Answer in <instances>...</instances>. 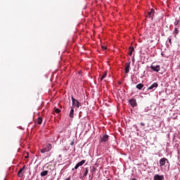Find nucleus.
Masks as SVG:
<instances>
[{
  "label": "nucleus",
  "instance_id": "obj_25",
  "mask_svg": "<svg viewBox=\"0 0 180 180\" xmlns=\"http://www.w3.org/2000/svg\"><path fill=\"white\" fill-rule=\"evenodd\" d=\"M140 124L141 126H146V124H144V122H141Z\"/></svg>",
  "mask_w": 180,
  "mask_h": 180
},
{
  "label": "nucleus",
  "instance_id": "obj_16",
  "mask_svg": "<svg viewBox=\"0 0 180 180\" xmlns=\"http://www.w3.org/2000/svg\"><path fill=\"white\" fill-rule=\"evenodd\" d=\"M133 51H134V47L130 46L129 47V55L130 56H133Z\"/></svg>",
  "mask_w": 180,
  "mask_h": 180
},
{
  "label": "nucleus",
  "instance_id": "obj_5",
  "mask_svg": "<svg viewBox=\"0 0 180 180\" xmlns=\"http://www.w3.org/2000/svg\"><path fill=\"white\" fill-rule=\"evenodd\" d=\"M150 70H152V71H155V72H160V70H161V66H160L159 65H154V64H152L150 65Z\"/></svg>",
  "mask_w": 180,
  "mask_h": 180
},
{
  "label": "nucleus",
  "instance_id": "obj_22",
  "mask_svg": "<svg viewBox=\"0 0 180 180\" xmlns=\"http://www.w3.org/2000/svg\"><path fill=\"white\" fill-rule=\"evenodd\" d=\"M60 112H61V110L58 108H56L55 109V113H60Z\"/></svg>",
  "mask_w": 180,
  "mask_h": 180
},
{
  "label": "nucleus",
  "instance_id": "obj_26",
  "mask_svg": "<svg viewBox=\"0 0 180 180\" xmlns=\"http://www.w3.org/2000/svg\"><path fill=\"white\" fill-rule=\"evenodd\" d=\"M169 43H170V44L172 43L171 39H169Z\"/></svg>",
  "mask_w": 180,
  "mask_h": 180
},
{
  "label": "nucleus",
  "instance_id": "obj_12",
  "mask_svg": "<svg viewBox=\"0 0 180 180\" xmlns=\"http://www.w3.org/2000/svg\"><path fill=\"white\" fill-rule=\"evenodd\" d=\"M158 83L155 82V83H153L150 86H149V87L148 88V90L150 91V90H151V89H153V91H154V89H155L158 88Z\"/></svg>",
  "mask_w": 180,
  "mask_h": 180
},
{
  "label": "nucleus",
  "instance_id": "obj_1",
  "mask_svg": "<svg viewBox=\"0 0 180 180\" xmlns=\"http://www.w3.org/2000/svg\"><path fill=\"white\" fill-rule=\"evenodd\" d=\"M71 99H72V107L73 108L79 109L80 106H82V103H81L78 100H77L74 96H71Z\"/></svg>",
  "mask_w": 180,
  "mask_h": 180
},
{
  "label": "nucleus",
  "instance_id": "obj_20",
  "mask_svg": "<svg viewBox=\"0 0 180 180\" xmlns=\"http://www.w3.org/2000/svg\"><path fill=\"white\" fill-rule=\"evenodd\" d=\"M45 167L46 168H47V169L53 171V167L50 164L47 163L46 165H45Z\"/></svg>",
  "mask_w": 180,
  "mask_h": 180
},
{
  "label": "nucleus",
  "instance_id": "obj_13",
  "mask_svg": "<svg viewBox=\"0 0 180 180\" xmlns=\"http://www.w3.org/2000/svg\"><path fill=\"white\" fill-rule=\"evenodd\" d=\"M95 171H96V167H93L92 170H91V176H89L90 180H92V179H93V178H94V173L95 172Z\"/></svg>",
  "mask_w": 180,
  "mask_h": 180
},
{
  "label": "nucleus",
  "instance_id": "obj_18",
  "mask_svg": "<svg viewBox=\"0 0 180 180\" xmlns=\"http://www.w3.org/2000/svg\"><path fill=\"white\" fill-rule=\"evenodd\" d=\"M89 172V169L88 167H86L84 169V173L83 174V177L86 176V175H88V173Z\"/></svg>",
  "mask_w": 180,
  "mask_h": 180
},
{
  "label": "nucleus",
  "instance_id": "obj_24",
  "mask_svg": "<svg viewBox=\"0 0 180 180\" xmlns=\"http://www.w3.org/2000/svg\"><path fill=\"white\" fill-rule=\"evenodd\" d=\"M101 49H102V50H106V49H108V48L105 46H101Z\"/></svg>",
  "mask_w": 180,
  "mask_h": 180
},
{
  "label": "nucleus",
  "instance_id": "obj_19",
  "mask_svg": "<svg viewBox=\"0 0 180 180\" xmlns=\"http://www.w3.org/2000/svg\"><path fill=\"white\" fill-rule=\"evenodd\" d=\"M173 33L174 34V37L176 38V34H179V30H178V28H174V30L173 31Z\"/></svg>",
  "mask_w": 180,
  "mask_h": 180
},
{
  "label": "nucleus",
  "instance_id": "obj_21",
  "mask_svg": "<svg viewBox=\"0 0 180 180\" xmlns=\"http://www.w3.org/2000/svg\"><path fill=\"white\" fill-rule=\"evenodd\" d=\"M37 124H41V123H43V117H39L37 119Z\"/></svg>",
  "mask_w": 180,
  "mask_h": 180
},
{
  "label": "nucleus",
  "instance_id": "obj_14",
  "mask_svg": "<svg viewBox=\"0 0 180 180\" xmlns=\"http://www.w3.org/2000/svg\"><path fill=\"white\" fill-rule=\"evenodd\" d=\"M69 117H71V119H74V108L72 107L71 108Z\"/></svg>",
  "mask_w": 180,
  "mask_h": 180
},
{
  "label": "nucleus",
  "instance_id": "obj_10",
  "mask_svg": "<svg viewBox=\"0 0 180 180\" xmlns=\"http://www.w3.org/2000/svg\"><path fill=\"white\" fill-rule=\"evenodd\" d=\"M85 164V160H83L80 162H79L75 167V169H78V168H79V167H82V165H84Z\"/></svg>",
  "mask_w": 180,
  "mask_h": 180
},
{
  "label": "nucleus",
  "instance_id": "obj_17",
  "mask_svg": "<svg viewBox=\"0 0 180 180\" xmlns=\"http://www.w3.org/2000/svg\"><path fill=\"white\" fill-rule=\"evenodd\" d=\"M49 174V170H44L41 172V176H46Z\"/></svg>",
  "mask_w": 180,
  "mask_h": 180
},
{
  "label": "nucleus",
  "instance_id": "obj_15",
  "mask_svg": "<svg viewBox=\"0 0 180 180\" xmlns=\"http://www.w3.org/2000/svg\"><path fill=\"white\" fill-rule=\"evenodd\" d=\"M136 88L137 89H139V90L143 89V88H144V84H141V83L138 84L136 86Z\"/></svg>",
  "mask_w": 180,
  "mask_h": 180
},
{
  "label": "nucleus",
  "instance_id": "obj_29",
  "mask_svg": "<svg viewBox=\"0 0 180 180\" xmlns=\"http://www.w3.org/2000/svg\"><path fill=\"white\" fill-rule=\"evenodd\" d=\"M104 78H103V76L101 77V81H103Z\"/></svg>",
  "mask_w": 180,
  "mask_h": 180
},
{
  "label": "nucleus",
  "instance_id": "obj_9",
  "mask_svg": "<svg viewBox=\"0 0 180 180\" xmlns=\"http://www.w3.org/2000/svg\"><path fill=\"white\" fill-rule=\"evenodd\" d=\"M108 140H109V135H108V134H104L101 138V143H106V141H108Z\"/></svg>",
  "mask_w": 180,
  "mask_h": 180
},
{
  "label": "nucleus",
  "instance_id": "obj_11",
  "mask_svg": "<svg viewBox=\"0 0 180 180\" xmlns=\"http://www.w3.org/2000/svg\"><path fill=\"white\" fill-rule=\"evenodd\" d=\"M153 180H164V175L155 174Z\"/></svg>",
  "mask_w": 180,
  "mask_h": 180
},
{
  "label": "nucleus",
  "instance_id": "obj_6",
  "mask_svg": "<svg viewBox=\"0 0 180 180\" xmlns=\"http://www.w3.org/2000/svg\"><path fill=\"white\" fill-rule=\"evenodd\" d=\"M159 162H160V167H163V165H165L166 162L167 164H169V162H168V159L165 158H162V159H160Z\"/></svg>",
  "mask_w": 180,
  "mask_h": 180
},
{
  "label": "nucleus",
  "instance_id": "obj_28",
  "mask_svg": "<svg viewBox=\"0 0 180 180\" xmlns=\"http://www.w3.org/2000/svg\"><path fill=\"white\" fill-rule=\"evenodd\" d=\"M161 56H162V57H165V55L164 53H161Z\"/></svg>",
  "mask_w": 180,
  "mask_h": 180
},
{
  "label": "nucleus",
  "instance_id": "obj_27",
  "mask_svg": "<svg viewBox=\"0 0 180 180\" xmlns=\"http://www.w3.org/2000/svg\"><path fill=\"white\" fill-rule=\"evenodd\" d=\"M74 144V141H72L71 143H70V146H72Z\"/></svg>",
  "mask_w": 180,
  "mask_h": 180
},
{
  "label": "nucleus",
  "instance_id": "obj_3",
  "mask_svg": "<svg viewBox=\"0 0 180 180\" xmlns=\"http://www.w3.org/2000/svg\"><path fill=\"white\" fill-rule=\"evenodd\" d=\"M26 172V165H24L22 168H20L18 172V175L20 178H23V174Z\"/></svg>",
  "mask_w": 180,
  "mask_h": 180
},
{
  "label": "nucleus",
  "instance_id": "obj_30",
  "mask_svg": "<svg viewBox=\"0 0 180 180\" xmlns=\"http://www.w3.org/2000/svg\"><path fill=\"white\" fill-rule=\"evenodd\" d=\"M25 158H29V155H27V156H25Z\"/></svg>",
  "mask_w": 180,
  "mask_h": 180
},
{
  "label": "nucleus",
  "instance_id": "obj_8",
  "mask_svg": "<svg viewBox=\"0 0 180 180\" xmlns=\"http://www.w3.org/2000/svg\"><path fill=\"white\" fill-rule=\"evenodd\" d=\"M129 103L132 108H136V106H137V101L134 98L129 99Z\"/></svg>",
  "mask_w": 180,
  "mask_h": 180
},
{
  "label": "nucleus",
  "instance_id": "obj_4",
  "mask_svg": "<svg viewBox=\"0 0 180 180\" xmlns=\"http://www.w3.org/2000/svg\"><path fill=\"white\" fill-rule=\"evenodd\" d=\"M154 13H155V11L153 8L150 9V11L147 12L146 18H149L153 20V19H154Z\"/></svg>",
  "mask_w": 180,
  "mask_h": 180
},
{
  "label": "nucleus",
  "instance_id": "obj_2",
  "mask_svg": "<svg viewBox=\"0 0 180 180\" xmlns=\"http://www.w3.org/2000/svg\"><path fill=\"white\" fill-rule=\"evenodd\" d=\"M51 148H53V146L51 143H48L41 149V153L44 154V153H49V151H51Z\"/></svg>",
  "mask_w": 180,
  "mask_h": 180
},
{
  "label": "nucleus",
  "instance_id": "obj_7",
  "mask_svg": "<svg viewBox=\"0 0 180 180\" xmlns=\"http://www.w3.org/2000/svg\"><path fill=\"white\" fill-rule=\"evenodd\" d=\"M130 64H131V61H129V63H127L125 64V69H124L125 74H129V72H130Z\"/></svg>",
  "mask_w": 180,
  "mask_h": 180
},
{
  "label": "nucleus",
  "instance_id": "obj_23",
  "mask_svg": "<svg viewBox=\"0 0 180 180\" xmlns=\"http://www.w3.org/2000/svg\"><path fill=\"white\" fill-rule=\"evenodd\" d=\"M108 75V72H104V75L102 76L103 77V78H106V75Z\"/></svg>",
  "mask_w": 180,
  "mask_h": 180
}]
</instances>
